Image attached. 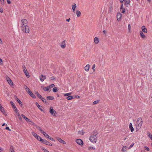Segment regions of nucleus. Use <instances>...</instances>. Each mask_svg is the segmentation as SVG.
Returning <instances> with one entry per match:
<instances>
[{
    "instance_id": "obj_11",
    "label": "nucleus",
    "mask_w": 152,
    "mask_h": 152,
    "mask_svg": "<svg viewBox=\"0 0 152 152\" xmlns=\"http://www.w3.org/2000/svg\"><path fill=\"white\" fill-rule=\"evenodd\" d=\"M39 78L41 81L43 82L46 78V76L45 75H41L40 76Z\"/></svg>"
},
{
    "instance_id": "obj_43",
    "label": "nucleus",
    "mask_w": 152,
    "mask_h": 152,
    "mask_svg": "<svg viewBox=\"0 0 152 152\" xmlns=\"http://www.w3.org/2000/svg\"><path fill=\"white\" fill-rule=\"evenodd\" d=\"M14 109H15V112L16 113H17L18 112V110L16 107V106H14Z\"/></svg>"
},
{
    "instance_id": "obj_25",
    "label": "nucleus",
    "mask_w": 152,
    "mask_h": 152,
    "mask_svg": "<svg viewBox=\"0 0 152 152\" xmlns=\"http://www.w3.org/2000/svg\"><path fill=\"white\" fill-rule=\"evenodd\" d=\"M41 133L47 138H48L49 136L48 134H47L46 133L44 132L43 131Z\"/></svg>"
},
{
    "instance_id": "obj_13",
    "label": "nucleus",
    "mask_w": 152,
    "mask_h": 152,
    "mask_svg": "<svg viewBox=\"0 0 152 152\" xmlns=\"http://www.w3.org/2000/svg\"><path fill=\"white\" fill-rule=\"evenodd\" d=\"M57 139L60 142H61L62 143H63V144H66V142L65 141H64V140H63L62 139H61V138H60L59 137H57Z\"/></svg>"
},
{
    "instance_id": "obj_39",
    "label": "nucleus",
    "mask_w": 152,
    "mask_h": 152,
    "mask_svg": "<svg viewBox=\"0 0 152 152\" xmlns=\"http://www.w3.org/2000/svg\"><path fill=\"white\" fill-rule=\"evenodd\" d=\"M10 103L11 105H12V108H14V106H15V105H14V104L13 102L12 101H10Z\"/></svg>"
},
{
    "instance_id": "obj_21",
    "label": "nucleus",
    "mask_w": 152,
    "mask_h": 152,
    "mask_svg": "<svg viewBox=\"0 0 152 152\" xmlns=\"http://www.w3.org/2000/svg\"><path fill=\"white\" fill-rule=\"evenodd\" d=\"M129 128L131 132H133L134 130V129L132 126V124L131 123L129 124Z\"/></svg>"
},
{
    "instance_id": "obj_30",
    "label": "nucleus",
    "mask_w": 152,
    "mask_h": 152,
    "mask_svg": "<svg viewBox=\"0 0 152 152\" xmlns=\"http://www.w3.org/2000/svg\"><path fill=\"white\" fill-rule=\"evenodd\" d=\"M36 128L37 129H39L40 131V132H41V133L43 131V130H42V129L40 127H39V126L36 125Z\"/></svg>"
},
{
    "instance_id": "obj_56",
    "label": "nucleus",
    "mask_w": 152,
    "mask_h": 152,
    "mask_svg": "<svg viewBox=\"0 0 152 152\" xmlns=\"http://www.w3.org/2000/svg\"><path fill=\"white\" fill-rule=\"evenodd\" d=\"M122 4L121 5V7H120V10H121L122 9H123L124 8H123V3H121Z\"/></svg>"
},
{
    "instance_id": "obj_17",
    "label": "nucleus",
    "mask_w": 152,
    "mask_h": 152,
    "mask_svg": "<svg viewBox=\"0 0 152 152\" xmlns=\"http://www.w3.org/2000/svg\"><path fill=\"white\" fill-rule=\"evenodd\" d=\"M142 32L146 33L147 32V29L144 26H143L142 27Z\"/></svg>"
},
{
    "instance_id": "obj_64",
    "label": "nucleus",
    "mask_w": 152,
    "mask_h": 152,
    "mask_svg": "<svg viewBox=\"0 0 152 152\" xmlns=\"http://www.w3.org/2000/svg\"><path fill=\"white\" fill-rule=\"evenodd\" d=\"M70 18H69V19H66V21H67V22H69V21H70Z\"/></svg>"
},
{
    "instance_id": "obj_3",
    "label": "nucleus",
    "mask_w": 152,
    "mask_h": 152,
    "mask_svg": "<svg viewBox=\"0 0 152 152\" xmlns=\"http://www.w3.org/2000/svg\"><path fill=\"white\" fill-rule=\"evenodd\" d=\"M23 31L26 33H28L29 32V27L28 26H25L23 27H21Z\"/></svg>"
},
{
    "instance_id": "obj_63",
    "label": "nucleus",
    "mask_w": 152,
    "mask_h": 152,
    "mask_svg": "<svg viewBox=\"0 0 152 152\" xmlns=\"http://www.w3.org/2000/svg\"><path fill=\"white\" fill-rule=\"evenodd\" d=\"M2 60L1 58H0V64H2Z\"/></svg>"
},
{
    "instance_id": "obj_32",
    "label": "nucleus",
    "mask_w": 152,
    "mask_h": 152,
    "mask_svg": "<svg viewBox=\"0 0 152 152\" xmlns=\"http://www.w3.org/2000/svg\"><path fill=\"white\" fill-rule=\"evenodd\" d=\"M10 152H14V151L13 149V146H11L10 148Z\"/></svg>"
},
{
    "instance_id": "obj_8",
    "label": "nucleus",
    "mask_w": 152,
    "mask_h": 152,
    "mask_svg": "<svg viewBox=\"0 0 152 152\" xmlns=\"http://www.w3.org/2000/svg\"><path fill=\"white\" fill-rule=\"evenodd\" d=\"M122 17L121 13L120 12H118L117 15V20L119 21L121 19Z\"/></svg>"
},
{
    "instance_id": "obj_16",
    "label": "nucleus",
    "mask_w": 152,
    "mask_h": 152,
    "mask_svg": "<svg viewBox=\"0 0 152 152\" xmlns=\"http://www.w3.org/2000/svg\"><path fill=\"white\" fill-rule=\"evenodd\" d=\"M28 93L33 98L35 99L36 98V96L31 91H29V92Z\"/></svg>"
},
{
    "instance_id": "obj_4",
    "label": "nucleus",
    "mask_w": 152,
    "mask_h": 152,
    "mask_svg": "<svg viewBox=\"0 0 152 152\" xmlns=\"http://www.w3.org/2000/svg\"><path fill=\"white\" fill-rule=\"evenodd\" d=\"M21 22L22 23V25L21 27H23L25 26H27L28 23L27 20L25 19H23L21 20Z\"/></svg>"
},
{
    "instance_id": "obj_37",
    "label": "nucleus",
    "mask_w": 152,
    "mask_h": 152,
    "mask_svg": "<svg viewBox=\"0 0 152 152\" xmlns=\"http://www.w3.org/2000/svg\"><path fill=\"white\" fill-rule=\"evenodd\" d=\"M23 70L24 72H27V71L26 67H25V66L24 65L23 66Z\"/></svg>"
},
{
    "instance_id": "obj_14",
    "label": "nucleus",
    "mask_w": 152,
    "mask_h": 152,
    "mask_svg": "<svg viewBox=\"0 0 152 152\" xmlns=\"http://www.w3.org/2000/svg\"><path fill=\"white\" fill-rule=\"evenodd\" d=\"M21 116L25 119L27 122H31L30 120L26 117L23 114H21Z\"/></svg>"
},
{
    "instance_id": "obj_2",
    "label": "nucleus",
    "mask_w": 152,
    "mask_h": 152,
    "mask_svg": "<svg viewBox=\"0 0 152 152\" xmlns=\"http://www.w3.org/2000/svg\"><path fill=\"white\" fill-rule=\"evenodd\" d=\"M136 124H137V126L139 128H140L142 124V120L141 118H139L137 119Z\"/></svg>"
},
{
    "instance_id": "obj_38",
    "label": "nucleus",
    "mask_w": 152,
    "mask_h": 152,
    "mask_svg": "<svg viewBox=\"0 0 152 152\" xmlns=\"http://www.w3.org/2000/svg\"><path fill=\"white\" fill-rule=\"evenodd\" d=\"M55 86V85L53 83H52L48 86L49 89H51V88L54 87Z\"/></svg>"
},
{
    "instance_id": "obj_20",
    "label": "nucleus",
    "mask_w": 152,
    "mask_h": 152,
    "mask_svg": "<svg viewBox=\"0 0 152 152\" xmlns=\"http://www.w3.org/2000/svg\"><path fill=\"white\" fill-rule=\"evenodd\" d=\"M76 7V5L75 3H74V4L72 5V11L74 13H75V9Z\"/></svg>"
},
{
    "instance_id": "obj_31",
    "label": "nucleus",
    "mask_w": 152,
    "mask_h": 152,
    "mask_svg": "<svg viewBox=\"0 0 152 152\" xmlns=\"http://www.w3.org/2000/svg\"><path fill=\"white\" fill-rule=\"evenodd\" d=\"M49 89H49L48 86L45 87L43 89L44 91H48L49 90Z\"/></svg>"
},
{
    "instance_id": "obj_7",
    "label": "nucleus",
    "mask_w": 152,
    "mask_h": 152,
    "mask_svg": "<svg viewBox=\"0 0 152 152\" xmlns=\"http://www.w3.org/2000/svg\"><path fill=\"white\" fill-rule=\"evenodd\" d=\"M60 45L61 47L62 48H65L66 47L65 40H64L61 42Z\"/></svg>"
},
{
    "instance_id": "obj_55",
    "label": "nucleus",
    "mask_w": 152,
    "mask_h": 152,
    "mask_svg": "<svg viewBox=\"0 0 152 152\" xmlns=\"http://www.w3.org/2000/svg\"><path fill=\"white\" fill-rule=\"evenodd\" d=\"M15 99L18 101L19 99L16 96H15Z\"/></svg>"
},
{
    "instance_id": "obj_45",
    "label": "nucleus",
    "mask_w": 152,
    "mask_h": 152,
    "mask_svg": "<svg viewBox=\"0 0 152 152\" xmlns=\"http://www.w3.org/2000/svg\"><path fill=\"white\" fill-rule=\"evenodd\" d=\"M25 89L26 91L28 93L29 92V91H31L28 87H26V88H25Z\"/></svg>"
},
{
    "instance_id": "obj_24",
    "label": "nucleus",
    "mask_w": 152,
    "mask_h": 152,
    "mask_svg": "<svg viewBox=\"0 0 152 152\" xmlns=\"http://www.w3.org/2000/svg\"><path fill=\"white\" fill-rule=\"evenodd\" d=\"M94 40L95 43L96 44H97L99 42V38L96 37H95Z\"/></svg>"
},
{
    "instance_id": "obj_34",
    "label": "nucleus",
    "mask_w": 152,
    "mask_h": 152,
    "mask_svg": "<svg viewBox=\"0 0 152 152\" xmlns=\"http://www.w3.org/2000/svg\"><path fill=\"white\" fill-rule=\"evenodd\" d=\"M24 73L25 74V75H26L27 77L28 78L30 76L27 71V72H24Z\"/></svg>"
},
{
    "instance_id": "obj_44",
    "label": "nucleus",
    "mask_w": 152,
    "mask_h": 152,
    "mask_svg": "<svg viewBox=\"0 0 152 152\" xmlns=\"http://www.w3.org/2000/svg\"><path fill=\"white\" fill-rule=\"evenodd\" d=\"M144 148V149L146 151H149L150 150L149 148L146 146H145Z\"/></svg>"
},
{
    "instance_id": "obj_47",
    "label": "nucleus",
    "mask_w": 152,
    "mask_h": 152,
    "mask_svg": "<svg viewBox=\"0 0 152 152\" xmlns=\"http://www.w3.org/2000/svg\"><path fill=\"white\" fill-rule=\"evenodd\" d=\"M91 149H92L94 150L95 149V148L92 147L90 146L89 147L88 150H90Z\"/></svg>"
},
{
    "instance_id": "obj_10",
    "label": "nucleus",
    "mask_w": 152,
    "mask_h": 152,
    "mask_svg": "<svg viewBox=\"0 0 152 152\" xmlns=\"http://www.w3.org/2000/svg\"><path fill=\"white\" fill-rule=\"evenodd\" d=\"M7 80L9 84L11 86L13 85V82L11 79L9 77H7Z\"/></svg>"
},
{
    "instance_id": "obj_62",
    "label": "nucleus",
    "mask_w": 152,
    "mask_h": 152,
    "mask_svg": "<svg viewBox=\"0 0 152 152\" xmlns=\"http://www.w3.org/2000/svg\"><path fill=\"white\" fill-rule=\"evenodd\" d=\"M0 12L2 13L3 12V10L2 8H0Z\"/></svg>"
},
{
    "instance_id": "obj_41",
    "label": "nucleus",
    "mask_w": 152,
    "mask_h": 152,
    "mask_svg": "<svg viewBox=\"0 0 152 152\" xmlns=\"http://www.w3.org/2000/svg\"><path fill=\"white\" fill-rule=\"evenodd\" d=\"M48 138L49 139H50V140L53 141L54 142L55 141V140L53 138H52L51 137H50V136Z\"/></svg>"
},
{
    "instance_id": "obj_58",
    "label": "nucleus",
    "mask_w": 152,
    "mask_h": 152,
    "mask_svg": "<svg viewBox=\"0 0 152 152\" xmlns=\"http://www.w3.org/2000/svg\"><path fill=\"white\" fill-rule=\"evenodd\" d=\"M128 29L129 31H130L131 29V26L130 24L128 25Z\"/></svg>"
},
{
    "instance_id": "obj_59",
    "label": "nucleus",
    "mask_w": 152,
    "mask_h": 152,
    "mask_svg": "<svg viewBox=\"0 0 152 152\" xmlns=\"http://www.w3.org/2000/svg\"><path fill=\"white\" fill-rule=\"evenodd\" d=\"M38 98L41 100L42 99H43V97L40 95V96Z\"/></svg>"
},
{
    "instance_id": "obj_19",
    "label": "nucleus",
    "mask_w": 152,
    "mask_h": 152,
    "mask_svg": "<svg viewBox=\"0 0 152 152\" xmlns=\"http://www.w3.org/2000/svg\"><path fill=\"white\" fill-rule=\"evenodd\" d=\"M84 69L86 71H88L89 69V64H87L84 67Z\"/></svg>"
},
{
    "instance_id": "obj_52",
    "label": "nucleus",
    "mask_w": 152,
    "mask_h": 152,
    "mask_svg": "<svg viewBox=\"0 0 152 152\" xmlns=\"http://www.w3.org/2000/svg\"><path fill=\"white\" fill-rule=\"evenodd\" d=\"M95 67V64H94L93 65V66H92V69L94 70V68Z\"/></svg>"
},
{
    "instance_id": "obj_33",
    "label": "nucleus",
    "mask_w": 152,
    "mask_h": 152,
    "mask_svg": "<svg viewBox=\"0 0 152 152\" xmlns=\"http://www.w3.org/2000/svg\"><path fill=\"white\" fill-rule=\"evenodd\" d=\"M73 98V97L72 96H67L66 97V99L68 100H71Z\"/></svg>"
},
{
    "instance_id": "obj_49",
    "label": "nucleus",
    "mask_w": 152,
    "mask_h": 152,
    "mask_svg": "<svg viewBox=\"0 0 152 152\" xmlns=\"http://www.w3.org/2000/svg\"><path fill=\"white\" fill-rule=\"evenodd\" d=\"M99 102V100H96V101H95L94 102H93V104H97Z\"/></svg>"
},
{
    "instance_id": "obj_48",
    "label": "nucleus",
    "mask_w": 152,
    "mask_h": 152,
    "mask_svg": "<svg viewBox=\"0 0 152 152\" xmlns=\"http://www.w3.org/2000/svg\"><path fill=\"white\" fill-rule=\"evenodd\" d=\"M41 100L44 103H47V102H46V100L44 98V97L43 98V99H41Z\"/></svg>"
},
{
    "instance_id": "obj_42",
    "label": "nucleus",
    "mask_w": 152,
    "mask_h": 152,
    "mask_svg": "<svg viewBox=\"0 0 152 152\" xmlns=\"http://www.w3.org/2000/svg\"><path fill=\"white\" fill-rule=\"evenodd\" d=\"M42 150L44 152H49L46 149L43 148H42Z\"/></svg>"
},
{
    "instance_id": "obj_28",
    "label": "nucleus",
    "mask_w": 152,
    "mask_h": 152,
    "mask_svg": "<svg viewBox=\"0 0 152 152\" xmlns=\"http://www.w3.org/2000/svg\"><path fill=\"white\" fill-rule=\"evenodd\" d=\"M127 147L126 146H124L123 147L122 151H123V152H125L127 149Z\"/></svg>"
},
{
    "instance_id": "obj_6",
    "label": "nucleus",
    "mask_w": 152,
    "mask_h": 152,
    "mask_svg": "<svg viewBox=\"0 0 152 152\" xmlns=\"http://www.w3.org/2000/svg\"><path fill=\"white\" fill-rule=\"evenodd\" d=\"M76 142L79 145H82L83 144V141L80 139H77L76 140Z\"/></svg>"
},
{
    "instance_id": "obj_51",
    "label": "nucleus",
    "mask_w": 152,
    "mask_h": 152,
    "mask_svg": "<svg viewBox=\"0 0 152 152\" xmlns=\"http://www.w3.org/2000/svg\"><path fill=\"white\" fill-rule=\"evenodd\" d=\"M1 1V3L2 5L4 4V0H0Z\"/></svg>"
},
{
    "instance_id": "obj_35",
    "label": "nucleus",
    "mask_w": 152,
    "mask_h": 152,
    "mask_svg": "<svg viewBox=\"0 0 152 152\" xmlns=\"http://www.w3.org/2000/svg\"><path fill=\"white\" fill-rule=\"evenodd\" d=\"M53 91L54 92H56L57 91V87H54L53 89Z\"/></svg>"
},
{
    "instance_id": "obj_57",
    "label": "nucleus",
    "mask_w": 152,
    "mask_h": 152,
    "mask_svg": "<svg viewBox=\"0 0 152 152\" xmlns=\"http://www.w3.org/2000/svg\"><path fill=\"white\" fill-rule=\"evenodd\" d=\"M134 145V143H132L130 146L129 148H132L133 145Z\"/></svg>"
},
{
    "instance_id": "obj_61",
    "label": "nucleus",
    "mask_w": 152,
    "mask_h": 152,
    "mask_svg": "<svg viewBox=\"0 0 152 152\" xmlns=\"http://www.w3.org/2000/svg\"><path fill=\"white\" fill-rule=\"evenodd\" d=\"M50 79L51 80H53L55 79V77L54 76H52L51 78Z\"/></svg>"
},
{
    "instance_id": "obj_36",
    "label": "nucleus",
    "mask_w": 152,
    "mask_h": 152,
    "mask_svg": "<svg viewBox=\"0 0 152 152\" xmlns=\"http://www.w3.org/2000/svg\"><path fill=\"white\" fill-rule=\"evenodd\" d=\"M147 134L148 136L152 140V135L149 132H148Z\"/></svg>"
},
{
    "instance_id": "obj_54",
    "label": "nucleus",
    "mask_w": 152,
    "mask_h": 152,
    "mask_svg": "<svg viewBox=\"0 0 152 152\" xmlns=\"http://www.w3.org/2000/svg\"><path fill=\"white\" fill-rule=\"evenodd\" d=\"M5 129H6L7 130H8L9 131H11V129L9 128V127H8V126H7L5 128Z\"/></svg>"
},
{
    "instance_id": "obj_29",
    "label": "nucleus",
    "mask_w": 152,
    "mask_h": 152,
    "mask_svg": "<svg viewBox=\"0 0 152 152\" xmlns=\"http://www.w3.org/2000/svg\"><path fill=\"white\" fill-rule=\"evenodd\" d=\"M45 140L43 139L41 137H39V140L42 143L44 144Z\"/></svg>"
},
{
    "instance_id": "obj_12",
    "label": "nucleus",
    "mask_w": 152,
    "mask_h": 152,
    "mask_svg": "<svg viewBox=\"0 0 152 152\" xmlns=\"http://www.w3.org/2000/svg\"><path fill=\"white\" fill-rule=\"evenodd\" d=\"M36 104L37 106V107L39 108V109L41 110V111L43 112H44V110L42 109L43 108L42 106L39 105V104L37 102H36Z\"/></svg>"
},
{
    "instance_id": "obj_40",
    "label": "nucleus",
    "mask_w": 152,
    "mask_h": 152,
    "mask_svg": "<svg viewBox=\"0 0 152 152\" xmlns=\"http://www.w3.org/2000/svg\"><path fill=\"white\" fill-rule=\"evenodd\" d=\"M17 102L20 106H22L23 105L20 99Z\"/></svg>"
},
{
    "instance_id": "obj_53",
    "label": "nucleus",
    "mask_w": 152,
    "mask_h": 152,
    "mask_svg": "<svg viewBox=\"0 0 152 152\" xmlns=\"http://www.w3.org/2000/svg\"><path fill=\"white\" fill-rule=\"evenodd\" d=\"M122 9V12L123 13H124L125 12V8H123Z\"/></svg>"
},
{
    "instance_id": "obj_27",
    "label": "nucleus",
    "mask_w": 152,
    "mask_h": 152,
    "mask_svg": "<svg viewBox=\"0 0 152 152\" xmlns=\"http://www.w3.org/2000/svg\"><path fill=\"white\" fill-rule=\"evenodd\" d=\"M76 14L77 17H79L81 15V12L79 10H77L76 11Z\"/></svg>"
},
{
    "instance_id": "obj_18",
    "label": "nucleus",
    "mask_w": 152,
    "mask_h": 152,
    "mask_svg": "<svg viewBox=\"0 0 152 152\" xmlns=\"http://www.w3.org/2000/svg\"><path fill=\"white\" fill-rule=\"evenodd\" d=\"M0 110L2 113L5 115H6V113H5L4 108L2 107V106L0 107Z\"/></svg>"
},
{
    "instance_id": "obj_9",
    "label": "nucleus",
    "mask_w": 152,
    "mask_h": 152,
    "mask_svg": "<svg viewBox=\"0 0 152 152\" xmlns=\"http://www.w3.org/2000/svg\"><path fill=\"white\" fill-rule=\"evenodd\" d=\"M32 134L38 140H39V136L36 133H35L34 132H31Z\"/></svg>"
},
{
    "instance_id": "obj_1",
    "label": "nucleus",
    "mask_w": 152,
    "mask_h": 152,
    "mask_svg": "<svg viewBox=\"0 0 152 152\" xmlns=\"http://www.w3.org/2000/svg\"><path fill=\"white\" fill-rule=\"evenodd\" d=\"M97 131H94L93 134L91 135L89 138V140L92 142L95 143L96 142L97 139Z\"/></svg>"
},
{
    "instance_id": "obj_50",
    "label": "nucleus",
    "mask_w": 152,
    "mask_h": 152,
    "mask_svg": "<svg viewBox=\"0 0 152 152\" xmlns=\"http://www.w3.org/2000/svg\"><path fill=\"white\" fill-rule=\"evenodd\" d=\"M71 94V93H66L64 94V96H68L69 95Z\"/></svg>"
},
{
    "instance_id": "obj_26",
    "label": "nucleus",
    "mask_w": 152,
    "mask_h": 152,
    "mask_svg": "<svg viewBox=\"0 0 152 152\" xmlns=\"http://www.w3.org/2000/svg\"><path fill=\"white\" fill-rule=\"evenodd\" d=\"M47 99L48 100H52L54 99V97L53 96H48L47 97Z\"/></svg>"
},
{
    "instance_id": "obj_60",
    "label": "nucleus",
    "mask_w": 152,
    "mask_h": 152,
    "mask_svg": "<svg viewBox=\"0 0 152 152\" xmlns=\"http://www.w3.org/2000/svg\"><path fill=\"white\" fill-rule=\"evenodd\" d=\"M7 0V4H10L11 1H10V0Z\"/></svg>"
},
{
    "instance_id": "obj_23",
    "label": "nucleus",
    "mask_w": 152,
    "mask_h": 152,
    "mask_svg": "<svg viewBox=\"0 0 152 152\" xmlns=\"http://www.w3.org/2000/svg\"><path fill=\"white\" fill-rule=\"evenodd\" d=\"M140 36L142 37V38L143 39H144L145 38V36L144 35L143 32L142 31H140Z\"/></svg>"
},
{
    "instance_id": "obj_15",
    "label": "nucleus",
    "mask_w": 152,
    "mask_h": 152,
    "mask_svg": "<svg viewBox=\"0 0 152 152\" xmlns=\"http://www.w3.org/2000/svg\"><path fill=\"white\" fill-rule=\"evenodd\" d=\"M124 1L125 2L124 4L125 5L126 7H128L129 4L130 0H124Z\"/></svg>"
},
{
    "instance_id": "obj_22",
    "label": "nucleus",
    "mask_w": 152,
    "mask_h": 152,
    "mask_svg": "<svg viewBox=\"0 0 152 152\" xmlns=\"http://www.w3.org/2000/svg\"><path fill=\"white\" fill-rule=\"evenodd\" d=\"M44 144H46L49 146H52V145L48 141L46 140H45V141L44 142Z\"/></svg>"
},
{
    "instance_id": "obj_5",
    "label": "nucleus",
    "mask_w": 152,
    "mask_h": 152,
    "mask_svg": "<svg viewBox=\"0 0 152 152\" xmlns=\"http://www.w3.org/2000/svg\"><path fill=\"white\" fill-rule=\"evenodd\" d=\"M49 112L52 115L54 116H56L54 114V113H56V111L53 109V107H50V108Z\"/></svg>"
},
{
    "instance_id": "obj_46",
    "label": "nucleus",
    "mask_w": 152,
    "mask_h": 152,
    "mask_svg": "<svg viewBox=\"0 0 152 152\" xmlns=\"http://www.w3.org/2000/svg\"><path fill=\"white\" fill-rule=\"evenodd\" d=\"M35 94L38 97H39L40 96V95L38 92L37 91L35 92Z\"/></svg>"
}]
</instances>
